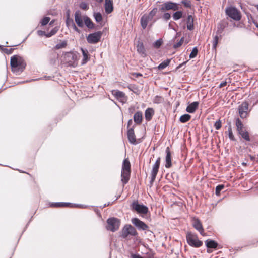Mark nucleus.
Wrapping results in <instances>:
<instances>
[{"mask_svg":"<svg viewBox=\"0 0 258 258\" xmlns=\"http://www.w3.org/2000/svg\"><path fill=\"white\" fill-rule=\"evenodd\" d=\"M10 65L13 72H22L25 69L26 64L25 60L20 56L15 55L11 58Z\"/></svg>","mask_w":258,"mask_h":258,"instance_id":"1","label":"nucleus"},{"mask_svg":"<svg viewBox=\"0 0 258 258\" xmlns=\"http://www.w3.org/2000/svg\"><path fill=\"white\" fill-rule=\"evenodd\" d=\"M131 172V163L128 158L124 159L121 170V181L123 185L126 184L129 181Z\"/></svg>","mask_w":258,"mask_h":258,"instance_id":"2","label":"nucleus"},{"mask_svg":"<svg viewBox=\"0 0 258 258\" xmlns=\"http://www.w3.org/2000/svg\"><path fill=\"white\" fill-rule=\"evenodd\" d=\"M235 125L239 135L246 141H250V138L248 132L246 130L242 121L237 118L235 120Z\"/></svg>","mask_w":258,"mask_h":258,"instance_id":"3","label":"nucleus"},{"mask_svg":"<svg viewBox=\"0 0 258 258\" xmlns=\"http://www.w3.org/2000/svg\"><path fill=\"white\" fill-rule=\"evenodd\" d=\"M187 243L192 247L198 248L203 245V242L200 240L198 235L191 232H187L186 235Z\"/></svg>","mask_w":258,"mask_h":258,"instance_id":"4","label":"nucleus"},{"mask_svg":"<svg viewBox=\"0 0 258 258\" xmlns=\"http://www.w3.org/2000/svg\"><path fill=\"white\" fill-rule=\"evenodd\" d=\"M78 57L76 53L66 52L64 56V61L68 67H76L77 66Z\"/></svg>","mask_w":258,"mask_h":258,"instance_id":"5","label":"nucleus"},{"mask_svg":"<svg viewBox=\"0 0 258 258\" xmlns=\"http://www.w3.org/2000/svg\"><path fill=\"white\" fill-rule=\"evenodd\" d=\"M138 232L133 226L130 224L125 225L122 229L121 237L126 239L128 236H136Z\"/></svg>","mask_w":258,"mask_h":258,"instance_id":"6","label":"nucleus"},{"mask_svg":"<svg viewBox=\"0 0 258 258\" xmlns=\"http://www.w3.org/2000/svg\"><path fill=\"white\" fill-rule=\"evenodd\" d=\"M249 104L246 101L243 102L238 106V113L241 119H246L249 114Z\"/></svg>","mask_w":258,"mask_h":258,"instance_id":"7","label":"nucleus"},{"mask_svg":"<svg viewBox=\"0 0 258 258\" xmlns=\"http://www.w3.org/2000/svg\"><path fill=\"white\" fill-rule=\"evenodd\" d=\"M132 210L137 212L139 214H146L148 212V208L144 205L140 204L138 201H134L131 205Z\"/></svg>","mask_w":258,"mask_h":258,"instance_id":"8","label":"nucleus"},{"mask_svg":"<svg viewBox=\"0 0 258 258\" xmlns=\"http://www.w3.org/2000/svg\"><path fill=\"white\" fill-rule=\"evenodd\" d=\"M225 12L227 15L234 20L239 21L241 19L240 12L235 7H230L227 8L225 10Z\"/></svg>","mask_w":258,"mask_h":258,"instance_id":"9","label":"nucleus"},{"mask_svg":"<svg viewBox=\"0 0 258 258\" xmlns=\"http://www.w3.org/2000/svg\"><path fill=\"white\" fill-rule=\"evenodd\" d=\"M107 229L114 232L119 229L120 222L117 218H110L107 219Z\"/></svg>","mask_w":258,"mask_h":258,"instance_id":"10","label":"nucleus"},{"mask_svg":"<svg viewBox=\"0 0 258 258\" xmlns=\"http://www.w3.org/2000/svg\"><path fill=\"white\" fill-rule=\"evenodd\" d=\"M179 6V4L171 1L166 2L161 5V11L163 12L169 10L177 11L180 8Z\"/></svg>","mask_w":258,"mask_h":258,"instance_id":"11","label":"nucleus"},{"mask_svg":"<svg viewBox=\"0 0 258 258\" xmlns=\"http://www.w3.org/2000/svg\"><path fill=\"white\" fill-rule=\"evenodd\" d=\"M161 162V158L159 157L156 160L155 163L152 166V168L151 171V180L150 183L151 184L155 181L156 176L159 171V169L160 167Z\"/></svg>","mask_w":258,"mask_h":258,"instance_id":"12","label":"nucleus"},{"mask_svg":"<svg viewBox=\"0 0 258 258\" xmlns=\"http://www.w3.org/2000/svg\"><path fill=\"white\" fill-rule=\"evenodd\" d=\"M191 222L194 228L198 231H199L201 235L203 236L206 235V233L204 232V229L203 227L202 222L198 218L196 217H192L191 219Z\"/></svg>","mask_w":258,"mask_h":258,"instance_id":"13","label":"nucleus"},{"mask_svg":"<svg viewBox=\"0 0 258 258\" xmlns=\"http://www.w3.org/2000/svg\"><path fill=\"white\" fill-rule=\"evenodd\" d=\"M102 35V32L101 31H97L90 34L87 37V42L90 44L97 43L100 41Z\"/></svg>","mask_w":258,"mask_h":258,"instance_id":"14","label":"nucleus"},{"mask_svg":"<svg viewBox=\"0 0 258 258\" xmlns=\"http://www.w3.org/2000/svg\"><path fill=\"white\" fill-rule=\"evenodd\" d=\"M111 94L117 100L121 103H125L127 100V97L123 92L118 90H113L111 91Z\"/></svg>","mask_w":258,"mask_h":258,"instance_id":"15","label":"nucleus"},{"mask_svg":"<svg viewBox=\"0 0 258 258\" xmlns=\"http://www.w3.org/2000/svg\"><path fill=\"white\" fill-rule=\"evenodd\" d=\"M132 223L139 230H147L148 229V226L144 222L141 221L137 218H134L131 220Z\"/></svg>","mask_w":258,"mask_h":258,"instance_id":"16","label":"nucleus"},{"mask_svg":"<svg viewBox=\"0 0 258 258\" xmlns=\"http://www.w3.org/2000/svg\"><path fill=\"white\" fill-rule=\"evenodd\" d=\"M165 152L166 155L165 157V166L166 168H169L172 166L171 153L169 147H167L166 148Z\"/></svg>","mask_w":258,"mask_h":258,"instance_id":"17","label":"nucleus"},{"mask_svg":"<svg viewBox=\"0 0 258 258\" xmlns=\"http://www.w3.org/2000/svg\"><path fill=\"white\" fill-rule=\"evenodd\" d=\"M228 23L226 20H222L218 24L216 34L221 36V33H222L224 29L228 26Z\"/></svg>","mask_w":258,"mask_h":258,"instance_id":"18","label":"nucleus"},{"mask_svg":"<svg viewBox=\"0 0 258 258\" xmlns=\"http://www.w3.org/2000/svg\"><path fill=\"white\" fill-rule=\"evenodd\" d=\"M83 17L81 15L80 11H77L75 14V21L77 25L80 27H83L84 26Z\"/></svg>","mask_w":258,"mask_h":258,"instance_id":"19","label":"nucleus"},{"mask_svg":"<svg viewBox=\"0 0 258 258\" xmlns=\"http://www.w3.org/2000/svg\"><path fill=\"white\" fill-rule=\"evenodd\" d=\"M80 50L82 53L83 59L81 61V65H85L90 59V55L89 54L88 50L86 49L81 48Z\"/></svg>","mask_w":258,"mask_h":258,"instance_id":"20","label":"nucleus"},{"mask_svg":"<svg viewBox=\"0 0 258 258\" xmlns=\"http://www.w3.org/2000/svg\"><path fill=\"white\" fill-rule=\"evenodd\" d=\"M152 19L148 16H147V14H144L141 18L140 20V23L142 28L143 29H146L149 22Z\"/></svg>","mask_w":258,"mask_h":258,"instance_id":"21","label":"nucleus"},{"mask_svg":"<svg viewBox=\"0 0 258 258\" xmlns=\"http://www.w3.org/2000/svg\"><path fill=\"white\" fill-rule=\"evenodd\" d=\"M104 9L107 14H110L113 11V4L111 0H105Z\"/></svg>","mask_w":258,"mask_h":258,"instance_id":"22","label":"nucleus"},{"mask_svg":"<svg viewBox=\"0 0 258 258\" xmlns=\"http://www.w3.org/2000/svg\"><path fill=\"white\" fill-rule=\"evenodd\" d=\"M127 134L129 142L132 144H136L137 142L136 141V138L134 133V129L130 128L128 130Z\"/></svg>","mask_w":258,"mask_h":258,"instance_id":"23","label":"nucleus"},{"mask_svg":"<svg viewBox=\"0 0 258 258\" xmlns=\"http://www.w3.org/2000/svg\"><path fill=\"white\" fill-rule=\"evenodd\" d=\"M137 50L138 52L143 57L147 56L146 49L145 48L143 43L139 42L137 45Z\"/></svg>","mask_w":258,"mask_h":258,"instance_id":"24","label":"nucleus"},{"mask_svg":"<svg viewBox=\"0 0 258 258\" xmlns=\"http://www.w3.org/2000/svg\"><path fill=\"white\" fill-rule=\"evenodd\" d=\"M199 104V103L197 101L191 103V104L187 106L186 109V111L190 113H194L196 111V110L198 109Z\"/></svg>","mask_w":258,"mask_h":258,"instance_id":"25","label":"nucleus"},{"mask_svg":"<svg viewBox=\"0 0 258 258\" xmlns=\"http://www.w3.org/2000/svg\"><path fill=\"white\" fill-rule=\"evenodd\" d=\"M154 115V110L152 108H148L145 112V119L147 121H150Z\"/></svg>","mask_w":258,"mask_h":258,"instance_id":"26","label":"nucleus"},{"mask_svg":"<svg viewBox=\"0 0 258 258\" xmlns=\"http://www.w3.org/2000/svg\"><path fill=\"white\" fill-rule=\"evenodd\" d=\"M143 115L141 111H137L134 115V121L137 124H140L142 122Z\"/></svg>","mask_w":258,"mask_h":258,"instance_id":"27","label":"nucleus"},{"mask_svg":"<svg viewBox=\"0 0 258 258\" xmlns=\"http://www.w3.org/2000/svg\"><path fill=\"white\" fill-rule=\"evenodd\" d=\"M221 38V36L216 34L214 37L213 40L212 42V49L216 52L217 45Z\"/></svg>","mask_w":258,"mask_h":258,"instance_id":"28","label":"nucleus"},{"mask_svg":"<svg viewBox=\"0 0 258 258\" xmlns=\"http://www.w3.org/2000/svg\"><path fill=\"white\" fill-rule=\"evenodd\" d=\"M194 18L192 15H188L187 19L186 25L187 28L189 30H192L194 29Z\"/></svg>","mask_w":258,"mask_h":258,"instance_id":"29","label":"nucleus"},{"mask_svg":"<svg viewBox=\"0 0 258 258\" xmlns=\"http://www.w3.org/2000/svg\"><path fill=\"white\" fill-rule=\"evenodd\" d=\"M205 244L208 248H216L218 246L216 241L210 239L205 241Z\"/></svg>","mask_w":258,"mask_h":258,"instance_id":"30","label":"nucleus"},{"mask_svg":"<svg viewBox=\"0 0 258 258\" xmlns=\"http://www.w3.org/2000/svg\"><path fill=\"white\" fill-rule=\"evenodd\" d=\"M83 20L84 21L85 24L86 25L87 27L89 28H92L94 27V24L91 19L87 17V16H84L83 17Z\"/></svg>","mask_w":258,"mask_h":258,"instance_id":"31","label":"nucleus"},{"mask_svg":"<svg viewBox=\"0 0 258 258\" xmlns=\"http://www.w3.org/2000/svg\"><path fill=\"white\" fill-rule=\"evenodd\" d=\"M191 119V116L188 114H184L180 116L179 121L181 123H185Z\"/></svg>","mask_w":258,"mask_h":258,"instance_id":"32","label":"nucleus"},{"mask_svg":"<svg viewBox=\"0 0 258 258\" xmlns=\"http://www.w3.org/2000/svg\"><path fill=\"white\" fill-rule=\"evenodd\" d=\"M170 62V59H167L165 61L162 62L161 63L158 67V68L159 70H163L165 69L166 67L169 65V63Z\"/></svg>","mask_w":258,"mask_h":258,"instance_id":"33","label":"nucleus"},{"mask_svg":"<svg viewBox=\"0 0 258 258\" xmlns=\"http://www.w3.org/2000/svg\"><path fill=\"white\" fill-rule=\"evenodd\" d=\"M69 204L66 203H54L51 204V207L54 208L65 207L68 206Z\"/></svg>","mask_w":258,"mask_h":258,"instance_id":"34","label":"nucleus"},{"mask_svg":"<svg viewBox=\"0 0 258 258\" xmlns=\"http://www.w3.org/2000/svg\"><path fill=\"white\" fill-rule=\"evenodd\" d=\"M183 12L181 11H177L173 14V18L174 20H177L182 18Z\"/></svg>","mask_w":258,"mask_h":258,"instance_id":"35","label":"nucleus"},{"mask_svg":"<svg viewBox=\"0 0 258 258\" xmlns=\"http://www.w3.org/2000/svg\"><path fill=\"white\" fill-rule=\"evenodd\" d=\"M67 45V42L66 41H63L57 45L55 46V49H59L61 48H65Z\"/></svg>","mask_w":258,"mask_h":258,"instance_id":"36","label":"nucleus"},{"mask_svg":"<svg viewBox=\"0 0 258 258\" xmlns=\"http://www.w3.org/2000/svg\"><path fill=\"white\" fill-rule=\"evenodd\" d=\"M228 137H229V139L231 141H235L236 139H235V137H234V135L233 134L232 129V127H231V126H230L228 127Z\"/></svg>","mask_w":258,"mask_h":258,"instance_id":"37","label":"nucleus"},{"mask_svg":"<svg viewBox=\"0 0 258 258\" xmlns=\"http://www.w3.org/2000/svg\"><path fill=\"white\" fill-rule=\"evenodd\" d=\"M225 186L223 184H219L216 187L215 194L217 196L220 195V191L224 189Z\"/></svg>","mask_w":258,"mask_h":258,"instance_id":"38","label":"nucleus"},{"mask_svg":"<svg viewBox=\"0 0 258 258\" xmlns=\"http://www.w3.org/2000/svg\"><path fill=\"white\" fill-rule=\"evenodd\" d=\"M94 16L97 22L100 23L102 21V16L101 13H96L94 14Z\"/></svg>","mask_w":258,"mask_h":258,"instance_id":"39","label":"nucleus"},{"mask_svg":"<svg viewBox=\"0 0 258 258\" xmlns=\"http://www.w3.org/2000/svg\"><path fill=\"white\" fill-rule=\"evenodd\" d=\"M163 98L161 96H156L154 97L153 101L154 103L159 104L163 101Z\"/></svg>","mask_w":258,"mask_h":258,"instance_id":"40","label":"nucleus"},{"mask_svg":"<svg viewBox=\"0 0 258 258\" xmlns=\"http://www.w3.org/2000/svg\"><path fill=\"white\" fill-rule=\"evenodd\" d=\"M163 44V40L162 39H159L157 41H156L154 44H153V46L154 48L158 49L160 47V46Z\"/></svg>","mask_w":258,"mask_h":258,"instance_id":"41","label":"nucleus"},{"mask_svg":"<svg viewBox=\"0 0 258 258\" xmlns=\"http://www.w3.org/2000/svg\"><path fill=\"white\" fill-rule=\"evenodd\" d=\"M198 50L197 47H195L193 48L191 52L189 55V57L190 58H194L196 57L198 54Z\"/></svg>","mask_w":258,"mask_h":258,"instance_id":"42","label":"nucleus"},{"mask_svg":"<svg viewBox=\"0 0 258 258\" xmlns=\"http://www.w3.org/2000/svg\"><path fill=\"white\" fill-rule=\"evenodd\" d=\"M50 20V17H45L41 20L40 23L42 26H45L49 23Z\"/></svg>","mask_w":258,"mask_h":258,"instance_id":"43","label":"nucleus"},{"mask_svg":"<svg viewBox=\"0 0 258 258\" xmlns=\"http://www.w3.org/2000/svg\"><path fill=\"white\" fill-rule=\"evenodd\" d=\"M157 12V9L155 8H154L151 12L147 14V16H148L152 20L153 17L155 16Z\"/></svg>","mask_w":258,"mask_h":258,"instance_id":"44","label":"nucleus"},{"mask_svg":"<svg viewBox=\"0 0 258 258\" xmlns=\"http://www.w3.org/2000/svg\"><path fill=\"white\" fill-rule=\"evenodd\" d=\"M58 31V29L56 27L53 28L50 32L47 33L46 37H50L54 34H55Z\"/></svg>","mask_w":258,"mask_h":258,"instance_id":"45","label":"nucleus"},{"mask_svg":"<svg viewBox=\"0 0 258 258\" xmlns=\"http://www.w3.org/2000/svg\"><path fill=\"white\" fill-rule=\"evenodd\" d=\"M181 3L186 8H191V2L189 0H183Z\"/></svg>","mask_w":258,"mask_h":258,"instance_id":"46","label":"nucleus"},{"mask_svg":"<svg viewBox=\"0 0 258 258\" xmlns=\"http://www.w3.org/2000/svg\"><path fill=\"white\" fill-rule=\"evenodd\" d=\"M214 127L217 130H219L222 127V122L220 120V119L216 121L214 124Z\"/></svg>","mask_w":258,"mask_h":258,"instance_id":"47","label":"nucleus"},{"mask_svg":"<svg viewBox=\"0 0 258 258\" xmlns=\"http://www.w3.org/2000/svg\"><path fill=\"white\" fill-rule=\"evenodd\" d=\"M80 8L82 10H86L88 9L89 6L86 3L82 2L80 4Z\"/></svg>","mask_w":258,"mask_h":258,"instance_id":"48","label":"nucleus"},{"mask_svg":"<svg viewBox=\"0 0 258 258\" xmlns=\"http://www.w3.org/2000/svg\"><path fill=\"white\" fill-rule=\"evenodd\" d=\"M183 41H184V38L182 37L181 38V39L180 40V41L178 42L175 43L174 45V48H177L180 47L182 45Z\"/></svg>","mask_w":258,"mask_h":258,"instance_id":"49","label":"nucleus"},{"mask_svg":"<svg viewBox=\"0 0 258 258\" xmlns=\"http://www.w3.org/2000/svg\"><path fill=\"white\" fill-rule=\"evenodd\" d=\"M66 25L68 27L72 26L73 25L74 23L73 20L71 18H67L66 20Z\"/></svg>","mask_w":258,"mask_h":258,"instance_id":"50","label":"nucleus"},{"mask_svg":"<svg viewBox=\"0 0 258 258\" xmlns=\"http://www.w3.org/2000/svg\"><path fill=\"white\" fill-rule=\"evenodd\" d=\"M155 254L152 252L149 251L146 253L145 255L143 256L144 258H155Z\"/></svg>","mask_w":258,"mask_h":258,"instance_id":"51","label":"nucleus"},{"mask_svg":"<svg viewBox=\"0 0 258 258\" xmlns=\"http://www.w3.org/2000/svg\"><path fill=\"white\" fill-rule=\"evenodd\" d=\"M163 18H164V20L167 21L170 19L171 15L169 13H165L164 14Z\"/></svg>","mask_w":258,"mask_h":258,"instance_id":"52","label":"nucleus"},{"mask_svg":"<svg viewBox=\"0 0 258 258\" xmlns=\"http://www.w3.org/2000/svg\"><path fill=\"white\" fill-rule=\"evenodd\" d=\"M13 48H5L3 51L4 52H5L6 53L8 54H11L13 51Z\"/></svg>","mask_w":258,"mask_h":258,"instance_id":"53","label":"nucleus"},{"mask_svg":"<svg viewBox=\"0 0 258 258\" xmlns=\"http://www.w3.org/2000/svg\"><path fill=\"white\" fill-rule=\"evenodd\" d=\"M37 34L39 36H45L46 37L47 33L42 30H38L37 31Z\"/></svg>","mask_w":258,"mask_h":258,"instance_id":"54","label":"nucleus"},{"mask_svg":"<svg viewBox=\"0 0 258 258\" xmlns=\"http://www.w3.org/2000/svg\"><path fill=\"white\" fill-rule=\"evenodd\" d=\"M132 258H144L143 256H141L139 254H132L131 255Z\"/></svg>","mask_w":258,"mask_h":258,"instance_id":"55","label":"nucleus"},{"mask_svg":"<svg viewBox=\"0 0 258 258\" xmlns=\"http://www.w3.org/2000/svg\"><path fill=\"white\" fill-rule=\"evenodd\" d=\"M227 83L226 81H223V82L220 83V84L219 85V87L220 88H221L227 85Z\"/></svg>","mask_w":258,"mask_h":258,"instance_id":"56","label":"nucleus"},{"mask_svg":"<svg viewBox=\"0 0 258 258\" xmlns=\"http://www.w3.org/2000/svg\"><path fill=\"white\" fill-rule=\"evenodd\" d=\"M72 27H73V28L74 29L75 31H76L78 32H79V29L77 27V26H76V25L75 24H73V25H72Z\"/></svg>","mask_w":258,"mask_h":258,"instance_id":"57","label":"nucleus"},{"mask_svg":"<svg viewBox=\"0 0 258 258\" xmlns=\"http://www.w3.org/2000/svg\"><path fill=\"white\" fill-rule=\"evenodd\" d=\"M133 76H134L136 77H138L139 76H142V75L141 73H134L132 74Z\"/></svg>","mask_w":258,"mask_h":258,"instance_id":"58","label":"nucleus"},{"mask_svg":"<svg viewBox=\"0 0 258 258\" xmlns=\"http://www.w3.org/2000/svg\"><path fill=\"white\" fill-rule=\"evenodd\" d=\"M67 18H70V11L69 10H68L66 12V19Z\"/></svg>","mask_w":258,"mask_h":258,"instance_id":"59","label":"nucleus"},{"mask_svg":"<svg viewBox=\"0 0 258 258\" xmlns=\"http://www.w3.org/2000/svg\"><path fill=\"white\" fill-rule=\"evenodd\" d=\"M132 123V119H130L128 122V126H129Z\"/></svg>","mask_w":258,"mask_h":258,"instance_id":"60","label":"nucleus"},{"mask_svg":"<svg viewBox=\"0 0 258 258\" xmlns=\"http://www.w3.org/2000/svg\"><path fill=\"white\" fill-rule=\"evenodd\" d=\"M54 22V20H52L51 21L50 23H49V25H52L53 23Z\"/></svg>","mask_w":258,"mask_h":258,"instance_id":"61","label":"nucleus"},{"mask_svg":"<svg viewBox=\"0 0 258 258\" xmlns=\"http://www.w3.org/2000/svg\"><path fill=\"white\" fill-rule=\"evenodd\" d=\"M97 2L101 3L103 0H95Z\"/></svg>","mask_w":258,"mask_h":258,"instance_id":"62","label":"nucleus"},{"mask_svg":"<svg viewBox=\"0 0 258 258\" xmlns=\"http://www.w3.org/2000/svg\"><path fill=\"white\" fill-rule=\"evenodd\" d=\"M250 159H251V160H253L254 159V157H252V156H250Z\"/></svg>","mask_w":258,"mask_h":258,"instance_id":"63","label":"nucleus"},{"mask_svg":"<svg viewBox=\"0 0 258 258\" xmlns=\"http://www.w3.org/2000/svg\"><path fill=\"white\" fill-rule=\"evenodd\" d=\"M33 182L35 184H37L36 181H35V179H33Z\"/></svg>","mask_w":258,"mask_h":258,"instance_id":"64","label":"nucleus"}]
</instances>
